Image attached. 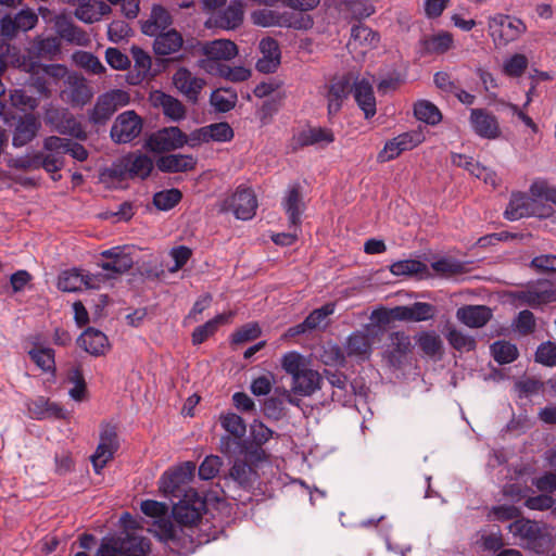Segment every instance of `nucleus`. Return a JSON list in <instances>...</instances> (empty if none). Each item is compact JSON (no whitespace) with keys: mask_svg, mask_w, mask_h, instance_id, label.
Wrapping results in <instances>:
<instances>
[{"mask_svg":"<svg viewBox=\"0 0 556 556\" xmlns=\"http://www.w3.org/2000/svg\"><path fill=\"white\" fill-rule=\"evenodd\" d=\"M281 205L288 216L289 228H299L302 223V214L305 211V203L299 184H294L288 189Z\"/></svg>","mask_w":556,"mask_h":556,"instance_id":"obj_23","label":"nucleus"},{"mask_svg":"<svg viewBox=\"0 0 556 556\" xmlns=\"http://www.w3.org/2000/svg\"><path fill=\"white\" fill-rule=\"evenodd\" d=\"M530 197L538 202L542 201L556 204V188L551 187L545 180H534L530 186Z\"/></svg>","mask_w":556,"mask_h":556,"instance_id":"obj_56","label":"nucleus"},{"mask_svg":"<svg viewBox=\"0 0 556 556\" xmlns=\"http://www.w3.org/2000/svg\"><path fill=\"white\" fill-rule=\"evenodd\" d=\"M412 342L404 331H394L389 336V344L386 351L388 362L393 367H400L405 356L410 352Z\"/></svg>","mask_w":556,"mask_h":556,"instance_id":"obj_28","label":"nucleus"},{"mask_svg":"<svg viewBox=\"0 0 556 556\" xmlns=\"http://www.w3.org/2000/svg\"><path fill=\"white\" fill-rule=\"evenodd\" d=\"M261 332V328L256 323L245 324L231 334V343L242 344L255 340L260 337Z\"/></svg>","mask_w":556,"mask_h":556,"instance_id":"obj_62","label":"nucleus"},{"mask_svg":"<svg viewBox=\"0 0 556 556\" xmlns=\"http://www.w3.org/2000/svg\"><path fill=\"white\" fill-rule=\"evenodd\" d=\"M118 448L119 441L115 426L110 424L102 425L99 444L91 456V463L97 473H100L106 464L113 459Z\"/></svg>","mask_w":556,"mask_h":556,"instance_id":"obj_9","label":"nucleus"},{"mask_svg":"<svg viewBox=\"0 0 556 556\" xmlns=\"http://www.w3.org/2000/svg\"><path fill=\"white\" fill-rule=\"evenodd\" d=\"M153 108L162 111L165 117L173 122H179L186 117L185 105L175 97L161 90H154L149 97Z\"/></svg>","mask_w":556,"mask_h":556,"instance_id":"obj_19","label":"nucleus"},{"mask_svg":"<svg viewBox=\"0 0 556 556\" xmlns=\"http://www.w3.org/2000/svg\"><path fill=\"white\" fill-rule=\"evenodd\" d=\"M243 15V3L240 0H233L216 16L215 25L223 30H235L242 24Z\"/></svg>","mask_w":556,"mask_h":556,"instance_id":"obj_37","label":"nucleus"},{"mask_svg":"<svg viewBox=\"0 0 556 556\" xmlns=\"http://www.w3.org/2000/svg\"><path fill=\"white\" fill-rule=\"evenodd\" d=\"M529 61L525 54L515 53L507 58L502 66V72L509 78H519L528 68Z\"/></svg>","mask_w":556,"mask_h":556,"instance_id":"obj_50","label":"nucleus"},{"mask_svg":"<svg viewBox=\"0 0 556 556\" xmlns=\"http://www.w3.org/2000/svg\"><path fill=\"white\" fill-rule=\"evenodd\" d=\"M104 260L98 265L113 277L123 275L130 270L135 264L134 253L129 247H113L101 252Z\"/></svg>","mask_w":556,"mask_h":556,"instance_id":"obj_12","label":"nucleus"},{"mask_svg":"<svg viewBox=\"0 0 556 556\" xmlns=\"http://www.w3.org/2000/svg\"><path fill=\"white\" fill-rule=\"evenodd\" d=\"M217 71L220 74V76L225 77L226 79L232 83L245 81L251 76V71L249 68H245L244 66L230 67L225 64H217Z\"/></svg>","mask_w":556,"mask_h":556,"instance_id":"obj_63","label":"nucleus"},{"mask_svg":"<svg viewBox=\"0 0 556 556\" xmlns=\"http://www.w3.org/2000/svg\"><path fill=\"white\" fill-rule=\"evenodd\" d=\"M453 45V37H426L420 40L419 53L426 54H442L451 49Z\"/></svg>","mask_w":556,"mask_h":556,"instance_id":"obj_46","label":"nucleus"},{"mask_svg":"<svg viewBox=\"0 0 556 556\" xmlns=\"http://www.w3.org/2000/svg\"><path fill=\"white\" fill-rule=\"evenodd\" d=\"M203 53L207 56V65L204 67L212 72L217 68L218 61L230 60L238 53V48L229 39L219 38L203 47Z\"/></svg>","mask_w":556,"mask_h":556,"instance_id":"obj_24","label":"nucleus"},{"mask_svg":"<svg viewBox=\"0 0 556 556\" xmlns=\"http://www.w3.org/2000/svg\"><path fill=\"white\" fill-rule=\"evenodd\" d=\"M553 213L552 205L540 203L527 193L517 191L511 193L504 217L514 222L530 216L547 218Z\"/></svg>","mask_w":556,"mask_h":556,"instance_id":"obj_2","label":"nucleus"},{"mask_svg":"<svg viewBox=\"0 0 556 556\" xmlns=\"http://www.w3.org/2000/svg\"><path fill=\"white\" fill-rule=\"evenodd\" d=\"M258 480L256 468L242 459H236L229 472L222 477L218 485L226 497L244 503L242 493L250 494Z\"/></svg>","mask_w":556,"mask_h":556,"instance_id":"obj_1","label":"nucleus"},{"mask_svg":"<svg viewBox=\"0 0 556 556\" xmlns=\"http://www.w3.org/2000/svg\"><path fill=\"white\" fill-rule=\"evenodd\" d=\"M182 199L179 189L172 188L155 192L153 195V204L160 211H169L175 207Z\"/></svg>","mask_w":556,"mask_h":556,"instance_id":"obj_51","label":"nucleus"},{"mask_svg":"<svg viewBox=\"0 0 556 556\" xmlns=\"http://www.w3.org/2000/svg\"><path fill=\"white\" fill-rule=\"evenodd\" d=\"M416 342L420 350L430 357L441 354L443 342L440 336L434 331L420 332L416 337Z\"/></svg>","mask_w":556,"mask_h":556,"instance_id":"obj_45","label":"nucleus"},{"mask_svg":"<svg viewBox=\"0 0 556 556\" xmlns=\"http://www.w3.org/2000/svg\"><path fill=\"white\" fill-rule=\"evenodd\" d=\"M282 369L291 375L292 379L299 376L307 367L304 363V357L298 352H288L281 358Z\"/></svg>","mask_w":556,"mask_h":556,"instance_id":"obj_57","label":"nucleus"},{"mask_svg":"<svg viewBox=\"0 0 556 556\" xmlns=\"http://www.w3.org/2000/svg\"><path fill=\"white\" fill-rule=\"evenodd\" d=\"M223 465V460L217 455H210L204 458L199 467V477L202 480H211L215 478Z\"/></svg>","mask_w":556,"mask_h":556,"instance_id":"obj_61","label":"nucleus"},{"mask_svg":"<svg viewBox=\"0 0 556 556\" xmlns=\"http://www.w3.org/2000/svg\"><path fill=\"white\" fill-rule=\"evenodd\" d=\"M111 11V7L102 0H87L83 5L76 8L75 16L85 23H93Z\"/></svg>","mask_w":556,"mask_h":556,"instance_id":"obj_39","label":"nucleus"},{"mask_svg":"<svg viewBox=\"0 0 556 556\" xmlns=\"http://www.w3.org/2000/svg\"><path fill=\"white\" fill-rule=\"evenodd\" d=\"M456 316L470 328H481L492 318V311L484 305H465L457 309Z\"/></svg>","mask_w":556,"mask_h":556,"instance_id":"obj_32","label":"nucleus"},{"mask_svg":"<svg viewBox=\"0 0 556 556\" xmlns=\"http://www.w3.org/2000/svg\"><path fill=\"white\" fill-rule=\"evenodd\" d=\"M229 207L236 218L241 220L252 219L256 213L257 199L251 188L238 187L229 200Z\"/></svg>","mask_w":556,"mask_h":556,"instance_id":"obj_17","label":"nucleus"},{"mask_svg":"<svg viewBox=\"0 0 556 556\" xmlns=\"http://www.w3.org/2000/svg\"><path fill=\"white\" fill-rule=\"evenodd\" d=\"M514 328L520 336L532 334L536 329L534 314L529 309L520 311L514 320Z\"/></svg>","mask_w":556,"mask_h":556,"instance_id":"obj_58","label":"nucleus"},{"mask_svg":"<svg viewBox=\"0 0 556 556\" xmlns=\"http://www.w3.org/2000/svg\"><path fill=\"white\" fill-rule=\"evenodd\" d=\"M371 345L372 342L367 332L359 330L354 331L346 339L344 344L345 353L339 346L332 349V353L334 354L333 361L343 364L346 356L355 357L361 361L368 359L371 354Z\"/></svg>","mask_w":556,"mask_h":556,"instance_id":"obj_10","label":"nucleus"},{"mask_svg":"<svg viewBox=\"0 0 556 556\" xmlns=\"http://www.w3.org/2000/svg\"><path fill=\"white\" fill-rule=\"evenodd\" d=\"M84 287L83 271L70 269L63 271L58 279V288L63 292H77Z\"/></svg>","mask_w":556,"mask_h":556,"instance_id":"obj_49","label":"nucleus"},{"mask_svg":"<svg viewBox=\"0 0 556 556\" xmlns=\"http://www.w3.org/2000/svg\"><path fill=\"white\" fill-rule=\"evenodd\" d=\"M75 63L92 74H102L105 72V66L100 60L91 52L77 51L73 54Z\"/></svg>","mask_w":556,"mask_h":556,"instance_id":"obj_54","label":"nucleus"},{"mask_svg":"<svg viewBox=\"0 0 556 556\" xmlns=\"http://www.w3.org/2000/svg\"><path fill=\"white\" fill-rule=\"evenodd\" d=\"M262 56L257 60L255 68L263 74H271L281 63V52L274 37H263L260 42Z\"/></svg>","mask_w":556,"mask_h":556,"instance_id":"obj_18","label":"nucleus"},{"mask_svg":"<svg viewBox=\"0 0 556 556\" xmlns=\"http://www.w3.org/2000/svg\"><path fill=\"white\" fill-rule=\"evenodd\" d=\"M390 271L394 276L429 275L428 266L417 260H403L394 262L390 265Z\"/></svg>","mask_w":556,"mask_h":556,"instance_id":"obj_43","label":"nucleus"},{"mask_svg":"<svg viewBox=\"0 0 556 556\" xmlns=\"http://www.w3.org/2000/svg\"><path fill=\"white\" fill-rule=\"evenodd\" d=\"M178 502L173 504V517L182 526H194L201 520L206 509V503L198 492L189 489L182 496L177 497Z\"/></svg>","mask_w":556,"mask_h":556,"instance_id":"obj_4","label":"nucleus"},{"mask_svg":"<svg viewBox=\"0 0 556 556\" xmlns=\"http://www.w3.org/2000/svg\"><path fill=\"white\" fill-rule=\"evenodd\" d=\"M516 300L532 308H539L542 305L556 302V289L552 287L548 280H538L526 289L516 292Z\"/></svg>","mask_w":556,"mask_h":556,"instance_id":"obj_13","label":"nucleus"},{"mask_svg":"<svg viewBox=\"0 0 556 556\" xmlns=\"http://www.w3.org/2000/svg\"><path fill=\"white\" fill-rule=\"evenodd\" d=\"M210 141L227 142L233 138V130L226 122L207 126Z\"/></svg>","mask_w":556,"mask_h":556,"instance_id":"obj_64","label":"nucleus"},{"mask_svg":"<svg viewBox=\"0 0 556 556\" xmlns=\"http://www.w3.org/2000/svg\"><path fill=\"white\" fill-rule=\"evenodd\" d=\"M334 141V135L331 129L326 127H308L303 129L296 136L293 137L292 150L315 146V144H328Z\"/></svg>","mask_w":556,"mask_h":556,"instance_id":"obj_27","label":"nucleus"},{"mask_svg":"<svg viewBox=\"0 0 556 556\" xmlns=\"http://www.w3.org/2000/svg\"><path fill=\"white\" fill-rule=\"evenodd\" d=\"M448 343L457 351H472L476 349V340L462 331L453 328L446 334Z\"/></svg>","mask_w":556,"mask_h":556,"instance_id":"obj_60","label":"nucleus"},{"mask_svg":"<svg viewBox=\"0 0 556 556\" xmlns=\"http://www.w3.org/2000/svg\"><path fill=\"white\" fill-rule=\"evenodd\" d=\"M197 159L191 154H166L156 160V167L162 173L176 174L193 170Z\"/></svg>","mask_w":556,"mask_h":556,"instance_id":"obj_30","label":"nucleus"},{"mask_svg":"<svg viewBox=\"0 0 556 556\" xmlns=\"http://www.w3.org/2000/svg\"><path fill=\"white\" fill-rule=\"evenodd\" d=\"M492 356L500 365L510 364L519 356L516 344L505 340L495 341L490 346Z\"/></svg>","mask_w":556,"mask_h":556,"instance_id":"obj_42","label":"nucleus"},{"mask_svg":"<svg viewBox=\"0 0 556 556\" xmlns=\"http://www.w3.org/2000/svg\"><path fill=\"white\" fill-rule=\"evenodd\" d=\"M187 141V134L177 126H169L150 134L146 141V148L154 153H164L181 149Z\"/></svg>","mask_w":556,"mask_h":556,"instance_id":"obj_6","label":"nucleus"},{"mask_svg":"<svg viewBox=\"0 0 556 556\" xmlns=\"http://www.w3.org/2000/svg\"><path fill=\"white\" fill-rule=\"evenodd\" d=\"M352 92L357 105L364 112L365 118L375 116L377 109L371 84L365 78L357 79L352 85Z\"/></svg>","mask_w":556,"mask_h":556,"instance_id":"obj_29","label":"nucleus"},{"mask_svg":"<svg viewBox=\"0 0 556 556\" xmlns=\"http://www.w3.org/2000/svg\"><path fill=\"white\" fill-rule=\"evenodd\" d=\"M325 379L333 388L331 399L334 402L345 404L348 400V377L341 371L325 370Z\"/></svg>","mask_w":556,"mask_h":556,"instance_id":"obj_41","label":"nucleus"},{"mask_svg":"<svg viewBox=\"0 0 556 556\" xmlns=\"http://www.w3.org/2000/svg\"><path fill=\"white\" fill-rule=\"evenodd\" d=\"M220 426L236 440H241L247 432V425L243 418L235 413L222 414L219 417Z\"/></svg>","mask_w":556,"mask_h":556,"instance_id":"obj_48","label":"nucleus"},{"mask_svg":"<svg viewBox=\"0 0 556 556\" xmlns=\"http://www.w3.org/2000/svg\"><path fill=\"white\" fill-rule=\"evenodd\" d=\"M92 97L93 90L85 78H75V80L71 83L70 100L73 105L83 106L87 104Z\"/></svg>","mask_w":556,"mask_h":556,"instance_id":"obj_47","label":"nucleus"},{"mask_svg":"<svg viewBox=\"0 0 556 556\" xmlns=\"http://www.w3.org/2000/svg\"><path fill=\"white\" fill-rule=\"evenodd\" d=\"M534 361L546 367L556 366V342H542L535 351Z\"/></svg>","mask_w":556,"mask_h":556,"instance_id":"obj_59","label":"nucleus"},{"mask_svg":"<svg viewBox=\"0 0 556 556\" xmlns=\"http://www.w3.org/2000/svg\"><path fill=\"white\" fill-rule=\"evenodd\" d=\"M323 376L311 368H306L292 379V392L300 396H311L321 388Z\"/></svg>","mask_w":556,"mask_h":556,"instance_id":"obj_34","label":"nucleus"},{"mask_svg":"<svg viewBox=\"0 0 556 556\" xmlns=\"http://www.w3.org/2000/svg\"><path fill=\"white\" fill-rule=\"evenodd\" d=\"M469 123L475 134L481 138L492 140L501 136L497 117L485 109H471Z\"/></svg>","mask_w":556,"mask_h":556,"instance_id":"obj_15","label":"nucleus"},{"mask_svg":"<svg viewBox=\"0 0 556 556\" xmlns=\"http://www.w3.org/2000/svg\"><path fill=\"white\" fill-rule=\"evenodd\" d=\"M123 556H149L151 542L148 538L124 531L116 535Z\"/></svg>","mask_w":556,"mask_h":556,"instance_id":"obj_31","label":"nucleus"},{"mask_svg":"<svg viewBox=\"0 0 556 556\" xmlns=\"http://www.w3.org/2000/svg\"><path fill=\"white\" fill-rule=\"evenodd\" d=\"M172 23L170 13L162 4H153L150 17L141 24V31L143 35H152L153 30H159L157 35H181L175 28L167 29Z\"/></svg>","mask_w":556,"mask_h":556,"instance_id":"obj_21","label":"nucleus"},{"mask_svg":"<svg viewBox=\"0 0 556 556\" xmlns=\"http://www.w3.org/2000/svg\"><path fill=\"white\" fill-rule=\"evenodd\" d=\"M38 40L31 46V52L41 59L54 60L61 52V39L76 45H85L87 37H36Z\"/></svg>","mask_w":556,"mask_h":556,"instance_id":"obj_22","label":"nucleus"},{"mask_svg":"<svg viewBox=\"0 0 556 556\" xmlns=\"http://www.w3.org/2000/svg\"><path fill=\"white\" fill-rule=\"evenodd\" d=\"M51 28L54 35H86V33L74 25L71 15L62 13L52 18Z\"/></svg>","mask_w":556,"mask_h":556,"instance_id":"obj_55","label":"nucleus"},{"mask_svg":"<svg viewBox=\"0 0 556 556\" xmlns=\"http://www.w3.org/2000/svg\"><path fill=\"white\" fill-rule=\"evenodd\" d=\"M233 312H225L216 315L214 318L207 320L203 325L195 327L191 334L193 345H200L210 337L214 336L222 325L228 324L233 317Z\"/></svg>","mask_w":556,"mask_h":556,"instance_id":"obj_35","label":"nucleus"},{"mask_svg":"<svg viewBox=\"0 0 556 556\" xmlns=\"http://www.w3.org/2000/svg\"><path fill=\"white\" fill-rule=\"evenodd\" d=\"M419 142V135L415 132H403L386 142L384 148L377 155V161L379 163L392 161L402 152L415 148Z\"/></svg>","mask_w":556,"mask_h":556,"instance_id":"obj_20","label":"nucleus"},{"mask_svg":"<svg viewBox=\"0 0 556 556\" xmlns=\"http://www.w3.org/2000/svg\"><path fill=\"white\" fill-rule=\"evenodd\" d=\"M143 129V119L134 110L118 114L112 124L110 137L114 143L126 144L137 139Z\"/></svg>","mask_w":556,"mask_h":556,"instance_id":"obj_5","label":"nucleus"},{"mask_svg":"<svg viewBox=\"0 0 556 556\" xmlns=\"http://www.w3.org/2000/svg\"><path fill=\"white\" fill-rule=\"evenodd\" d=\"M414 114L417 119L429 125H437L442 121V114L437 105L428 100H419L414 105Z\"/></svg>","mask_w":556,"mask_h":556,"instance_id":"obj_44","label":"nucleus"},{"mask_svg":"<svg viewBox=\"0 0 556 556\" xmlns=\"http://www.w3.org/2000/svg\"><path fill=\"white\" fill-rule=\"evenodd\" d=\"M401 321H427L435 316L434 305L426 302H415L412 305H399Z\"/></svg>","mask_w":556,"mask_h":556,"instance_id":"obj_38","label":"nucleus"},{"mask_svg":"<svg viewBox=\"0 0 556 556\" xmlns=\"http://www.w3.org/2000/svg\"><path fill=\"white\" fill-rule=\"evenodd\" d=\"M12 146L22 148L31 142L38 135L41 123L33 113L13 116Z\"/></svg>","mask_w":556,"mask_h":556,"instance_id":"obj_14","label":"nucleus"},{"mask_svg":"<svg viewBox=\"0 0 556 556\" xmlns=\"http://www.w3.org/2000/svg\"><path fill=\"white\" fill-rule=\"evenodd\" d=\"M334 309V303H326L321 307L315 308L306 316L302 323L290 327L287 330L286 336L293 338L320 328H325L327 326V317L332 315Z\"/></svg>","mask_w":556,"mask_h":556,"instance_id":"obj_16","label":"nucleus"},{"mask_svg":"<svg viewBox=\"0 0 556 556\" xmlns=\"http://www.w3.org/2000/svg\"><path fill=\"white\" fill-rule=\"evenodd\" d=\"M127 161V169L130 173V178L146 179L150 176L153 169V161L150 156L143 153H129L125 156Z\"/></svg>","mask_w":556,"mask_h":556,"instance_id":"obj_40","label":"nucleus"},{"mask_svg":"<svg viewBox=\"0 0 556 556\" xmlns=\"http://www.w3.org/2000/svg\"><path fill=\"white\" fill-rule=\"evenodd\" d=\"M184 46V37H155L153 49L160 56L178 52Z\"/></svg>","mask_w":556,"mask_h":556,"instance_id":"obj_53","label":"nucleus"},{"mask_svg":"<svg viewBox=\"0 0 556 556\" xmlns=\"http://www.w3.org/2000/svg\"><path fill=\"white\" fill-rule=\"evenodd\" d=\"M80 348L93 356L104 355L109 348L108 337L92 327L87 328L77 340Z\"/></svg>","mask_w":556,"mask_h":556,"instance_id":"obj_33","label":"nucleus"},{"mask_svg":"<svg viewBox=\"0 0 556 556\" xmlns=\"http://www.w3.org/2000/svg\"><path fill=\"white\" fill-rule=\"evenodd\" d=\"M526 29L521 20L505 14H497L489 21V35L522 34Z\"/></svg>","mask_w":556,"mask_h":556,"instance_id":"obj_36","label":"nucleus"},{"mask_svg":"<svg viewBox=\"0 0 556 556\" xmlns=\"http://www.w3.org/2000/svg\"><path fill=\"white\" fill-rule=\"evenodd\" d=\"M30 359L43 371L55 369L54 351L50 348L35 346L28 351Z\"/></svg>","mask_w":556,"mask_h":556,"instance_id":"obj_52","label":"nucleus"},{"mask_svg":"<svg viewBox=\"0 0 556 556\" xmlns=\"http://www.w3.org/2000/svg\"><path fill=\"white\" fill-rule=\"evenodd\" d=\"M195 465L192 462H186L174 470L166 471L161 478V489L170 497H180L190 488L187 484L192 480Z\"/></svg>","mask_w":556,"mask_h":556,"instance_id":"obj_8","label":"nucleus"},{"mask_svg":"<svg viewBox=\"0 0 556 556\" xmlns=\"http://www.w3.org/2000/svg\"><path fill=\"white\" fill-rule=\"evenodd\" d=\"M173 84L188 100L195 102L205 81L202 78L193 76L186 67H180L173 76Z\"/></svg>","mask_w":556,"mask_h":556,"instance_id":"obj_26","label":"nucleus"},{"mask_svg":"<svg viewBox=\"0 0 556 556\" xmlns=\"http://www.w3.org/2000/svg\"><path fill=\"white\" fill-rule=\"evenodd\" d=\"M65 138L49 136L43 139L41 154L42 169L48 174L60 172L65 165L66 153Z\"/></svg>","mask_w":556,"mask_h":556,"instance_id":"obj_11","label":"nucleus"},{"mask_svg":"<svg viewBox=\"0 0 556 556\" xmlns=\"http://www.w3.org/2000/svg\"><path fill=\"white\" fill-rule=\"evenodd\" d=\"M508 530L514 536H519L526 546L535 553L543 552L548 543L547 534L536 521L530 519H516L508 526Z\"/></svg>","mask_w":556,"mask_h":556,"instance_id":"obj_7","label":"nucleus"},{"mask_svg":"<svg viewBox=\"0 0 556 556\" xmlns=\"http://www.w3.org/2000/svg\"><path fill=\"white\" fill-rule=\"evenodd\" d=\"M351 92L352 83L349 76H342L338 79H333L330 83L326 96L328 101V114L330 116H333L340 112L344 100L348 99Z\"/></svg>","mask_w":556,"mask_h":556,"instance_id":"obj_25","label":"nucleus"},{"mask_svg":"<svg viewBox=\"0 0 556 556\" xmlns=\"http://www.w3.org/2000/svg\"><path fill=\"white\" fill-rule=\"evenodd\" d=\"M129 101V93L125 90L113 89L104 92L97 98L88 113V119L93 125H104L119 108L127 105Z\"/></svg>","mask_w":556,"mask_h":556,"instance_id":"obj_3","label":"nucleus"}]
</instances>
